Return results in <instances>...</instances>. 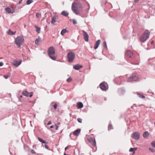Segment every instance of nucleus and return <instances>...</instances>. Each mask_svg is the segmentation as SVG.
I'll return each instance as SVG.
<instances>
[{
	"label": "nucleus",
	"instance_id": "nucleus-1",
	"mask_svg": "<svg viewBox=\"0 0 155 155\" xmlns=\"http://www.w3.org/2000/svg\"><path fill=\"white\" fill-rule=\"evenodd\" d=\"M81 8V5L80 3L73 2L72 4L71 7L72 10L74 13L77 15H78L79 14L78 8Z\"/></svg>",
	"mask_w": 155,
	"mask_h": 155
},
{
	"label": "nucleus",
	"instance_id": "nucleus-2",
	"mask_svg": "<svg viewBox=\"0 0 155 155\" xmlns=\"http://www.w3.org/2000/svg\"><path fill=\"white\" fill-rule=\"evenodd\" d=\"M48 55L52 60H55L57 58V57L55 55V52L54 48L53 47H49L48 50Z\"/></svg>",
	"mask_w": 155,
	"mask_h": 155
},
{
	"label": "nucleus",
	"instance_id": "nucleus-3",
	"mask_svg": "<svg viewBox=\"0 0 155 155\" xmlns=\"http://www.w3.org/2000/svg\"><path fill=\"white\" fill-rule=\"evenodd\" d=\"M150 32L147 30H146L143 34L140 36V40L142 42H145L149 38Z\"/></svg>",
	"mask_w": 155,
	"mask_h": 155
},
{
	"label": "nucleus",
	"instance_id": "nucleus-4",
	"mask_svg": "<svg viewBox=\"0 0 155 155\" xmlns=\"http://www.w3.org/2000/svg\"><path fill=\"white\" fill-rule=\"evenodd\" d=\"M24 41L23 38L21 36H18L15 40V44L17 45L18 48H20L22 44Z\"/></svg>",
	"mask_w": 155,
	"mask_h": 155
},
{
	"label": "nucleus",
	"instance_id": "nucleus-5",
	"mask_svg": "<svg viewBox=\"0 0 155 155\" xmlns=\"http://www.w3.org/2000/svg\"><path fill=\"white\" fill-rule=\"evenodd\" d=\"M67 57L68 61L69 63H71L75 59V55L74 52L72 51H70L68 53Z\"/></svg>",
	"mask_w": 155,
	"mask_h": 155
},
{
	"label": "nucleus",
	"instance_id": "nucleus-6",
	"mask_svg": "<svg viewBox=\"0 0 155 155\" xmlns=\"http://www.w3.org/2000/svg\"><path fill=\"white\" fill-rule=\"evenodd\" d=\"M139 80V77L137 74H134L132 75L128 78V81L131 82L133 81H137Z\"/></svg>",
	"mask_w": 155,
	"mask_h": 155
},
{
	"label": "nucleus",
	"instance_id": "nucleus-7",
	"mask_svg": "<svg viewBox=\"0 0 155 155\" xmlns=\"http://www.w3.org/2000/svg\"><path fill=\"white\" fill-rule=\"evenodd\" d=\"M132 138L136 140H138L140 138V134L138 132H135L131 134Z\"/></svg>",
	"mask_w": 155,
	"mask_h": 155
},
{
	"label": "nucleus",
	"instance_id": "nucleus-8",
	"mask_svg": "<svg viewBox=\"0 0 155 155\" xmlns=\"http://www.w3.org/2000/svg\"><path fill=\"white\" fill-rule=\"evenodd\" d=\"M22 94L25 96L31 97L33 95V93L32 92L29 93L27 91L24 90L22 91Z\"/></svg>",
	"mask_w": 155,
	"mask_h": 155
},
{
	"label": "nucleus",
	"instance_id": "nucleus-9",
	"mask_svg": "<svg viewBox=\"0 0 155 155\" xmlns=\"http://www.w3.org/2000/svg\"><path fill=\"white\" fill-rule=\"evenodd\" d=\"M82 31L83 33V35L84 40L86 41H88L89 40V36L88 34L86 31L84 30H82Z\"/></svg>",
	"mask_w": 155,
	"mask_h": 155
},
{
	"label": "nucleus",
	"instance_id": "nucleus-10",
	"mask_svg": "<svg viewBox=\"0 0 155 155\" xmlns=\"http://www.w3.org/2000/svg\"><path fill=\"white\" fill-rule=\"evenodd\" d=\"M106 83L104 82H102L100 84V87L101 90L103 91H106L107 89V87L106 86Z\"/></svg>",
	"mask_w": 155,
	"mask_h": 155
},
{
	"label": "nucleus",
	"instance_id": "nucleus-11",
	"mask_svg": "<svg viewBox=\"0 0 155 155\" xmlns=\"http://www.w3.org/2000/svg\"><path fill=\"white\" fill-rule=\"evenodd\" d=\"M88 140L92 144L93 146H95L96 145V142L94 138L90 137L88 139Z\"/></svg>",
	"mask_w": 155,
	"mask_h": 155
},
{
	"label": "nucleus",
	"instance_id": "nucleus-12",
	"mask_svg": "<svg viewBox=\"0 0 155 155\" xmlns=\"http://www.w3.org/2000/svg\"><path fill=\"white\" fill-rule=\"evenodd\" d=\"M126 55L128 57L131 58H133L134 57L133 52L129 50L127 51H126Z\"/></svg>",
	"mask_w": 155,
	"mask_h": 155
},
{
	"label": "nucleus",
	"instance_id": "nucleus-13",
	"mask_svg": "<svg viewBox=\"0 0 155 155\" xmlns=\"http://www.w3.org/2000/svg\"><path fill=\"white\" fill-rule=\"evenodd\" d=\"M21 61H15L13 63V65L15 67H17L19 66L21 63Z\"/></svg>",
	"mask_w": 155,
	"mask_h": 155
},
{
	"label": "nucleus",
	"instance_id": "nucleus-14",
	"mask_svg": "<svg viewBox=\"0 0 155 155\" xmlns=\"http://www.w3.org/2000/svg\"><path fill=\"white\" fill-rule=\"evenodd\" d=\"M83 66L81 65H80L79 64H76L74 65L73 66V68L74 69L76 70H78L79 69L82 68Z\"/></svg>",
	"mask_w": 155,
	"mask_h": 155
},
{
	"label": "nucleus",
	"instance_id": "nucleus-15",
	"mask_svg": "<svg viewBox=\"0 0 155 155\" xmlns=\"http://www.w3.org/2000/svg\"><path fill=\"white\" fill-rule=\"evenodd\" d=\"M101 42V41L100 40H98L95 43L94 48V49H97L98 46L99 44H100Z\"/></svg>",
	"mask_w": 155,
	"mask_h": 155
},
{
	"label": "nucleus",
	"instance_id": "nucleus-16",
	"mask_svg": "<svg viewBox=\"0 0 155 155\" xmlns=\"http://www.w3.org/2000/svg\"><path fill=\"white\" fill-rule=\"evenodd\" d=\"M80 131L81 129H78L74 131L73 132V134L75 136H78L79 134Z\"/></svg>",
	"mask_w": 155,
	"mask_h": 155
},
{
	"label": "nucleus",
	"instance_id": "nucleus-17",
	"mask_svg": "<svg viewBox=\"0 0 155 155\" xmlns=\"http://www.w3.org/2000/svg\"><path fill=\"white\" fill-rule=\"evenodd\" d=\"M58 19V17L56 16H54L53 17L52 21L51 22V24H54V23H55L57 20Z\"/></svg>",
	"mask_w": 155,
	"mask_h": 155
},
{
	"label": "nucleus",
	"instance_id": "nucleus-18",
	"mask_svg": "<svg viewBox=\"0 0 155 155\" xmlns=\"http://www.w3.org/2000/svg\"><path fill=\"white\" fill-rule=\"evenodd\" d=\"M149 135V132L147 131H146L143 134V137L144 138H146L147 137H148Z\"/></svg>",
	"mask_w": 155,
	"mask_h": 155
},
{
	"label": "nucleus",
	"instance_id": "nucleus-19",
	"mask_svg": "<svg viewBox=\"0 0 155 155\" xmlns=\"http://www.w3.org/2000/svg\"><path fill=\"white\" fill-rule=\"evenodd\" d=\"M77 106H78V108L80 109L82 108L83 106V104L81 102H79L77 103Z\"/></svg>",
	"mask_w": 155,
	"mask_h": 155
},
{
	"label": "nucleus",
	"instance_id": "nucleus-20",
	"mask_svg": "<svg viewBox=\"0 0 155 155\" xmlns=\"http://www.w3.org/2000/svg\"><path fill=\"white\" fill-rule=\"evenodd\" d=\"M61 14L63 15L67 16L68 15V13L66 11H64L62 12Z\"/></svg>",
	"mask_w": 155,
	"mask_h": 155
},
{
	"label": "nucleus",
	"instance_id": "nucleus-21",
	"mask_svg": "<svg viewBox=\"0 0 155 155\" xmlns=\"http://www.w3.org/2000/svg\"><path fill=\"white\" fill-rule=\"evenodd\" d=\"M16 32H13L12 31L10 30L9 29L7 31V33L8 35H14L15 33Z\"/></svg>",
	"mask_w": 155,
	"mask_h": 155
},
{
	"label": "nucleus",
	"instance_id": "nucleus-22",
	"mask_svg": "<svg viewBox=\"0 0 155 155\" xmlns=\"http://www.w3.org/2000/svg\"><path fill=\"white\" fill-rule=\"evenodd\" d=\"M137 148L134 147V148H131L129 150V152H133L134 153L135 151L137 150Z\"/></svg>",
	"mask_w": 155,
	"mask_h": 155
},
{
	"label": "nucleus",
	"instance_id": "nucleus-23",
	"mask_svg": "<svg viewBox=\"0 0 155 155\" xmlns=\"http://www.w3.org/2000/svg\"><path fill=\"white\" fill-rule=\"evenodd\" d=\"M5 10L6 12L10 14L11 13H13V12H12L11 10L9 8H6L5 9Z\"/></svg>",
	"mask_w": 155,
	"mask_h": 155
},
{
	"label": "nucleus",
	"instance_id": "nucleus-24",
	"mask_svg": "<svg viewBox=\"0 0 155 155\" xmlns=\"http://www.w3.org/2000/svg\"><path fill=\"white\" fill-rule=\"evenodd\" d=\"M68 32V31L67 30H66V29H64L61 30V34L62 35H64L65 33Z\"/></svg>",
	"mask_w": 155,
	"mask_h": 155
},
{
	"label": "nucleus",
	"instance_id": "nucleus-25",
	"mask_svg": "<svg viewBox=\"0 0 155 155\" xmlns=\"http://www.w3.org/2000/svg\"><path fill=\"white\" fill-rule=\"evenodd\" d=\"M38 140H39V141L40 142H41V143H46V142L45 141L43 140V139H42L40 137H38Z\"/></svg>",
	"mask_w": 155,
	"mask_h": 155
},
{
	"label": "nucleus",
	"instance_id": "nucleus-26",
	"mask_svg": "<svg viewBox=\"0 0 155 155\" xmlns=\"http://www.w3.org/2000/svg\"><path fill=\"white\" fill-rule=\"evenodd\" d=\"M11 73L10 72H8L6 75H4V77L5 79H6L9 77Z\"/></svg>",
	"mask_w": 155,
	"mask_h": 155
},
{
	"label": "nucleus",
	"instance_id": "nucleus-27",
	"mask_svg": "<svg viewBox=\"0 0 155 155\" xmlns=\"http://www.w3.org/2000/svg\"><path fill=\"white\" fill-rule=\"evenodd\" d=\"M35 27L36 29V31L38 33H40L41 30L40 28L36 26H35Z\"/></svg>",
	"mask_w": 155,
	"mask_h": 155
},
{
	"label": "nucleus",
	"instance_id": "nucleus-28",
	"mask_svg": "<svg viewBox=\"0 0 155 155\" xmlns=\"http://www.w3.org/2000/svg\"><path fill=\"white\" fill-rule=\"evenodd\" d=\"M41 41L40 38H38L36 39L35 42L36 45H38L39 43Z\"/></svg>",
	"mask_w": 155,
	"mask_h": 155
},
{
	"label": "nucleus",
	"instance_id": "nucleus-29",
	"mask_svg": "<svg viewBox=\"0 0 155 155\" xmlns=\"http://www.w3.org/2000/svg\"><path fill=\"white\" fill-rule=\"evenodd\" d=\"M137 95L140 98L143 99V98H145V97L143 95H142L141 94L138 93Z\"/></svg>",
	"mask_w": 155,
	"mask_h": 155
},
{
	"label": "nucleus",
	"instance_id": "nucleus-30",
	"mask_svg": "<svg viewBox=\"0 0 155 155\" xmlns=\"http://www.w3.org/2000/svg\"><path fill=\"white\" fill-rule=\"evenodd\" d=\"M33 2V0H27L26 1V3L28 5H29Z\"/></svg>",
	"mask_w": 155,
	"mask_h": 155
},
{
	"label": "nucleus",
	"instance_id": "nucleus-31",
	"mask_svg": "<svg viewBox=\"0 0 155 155\" xmlns=\"http://www.w3.org/2000/svg\"><path fill=\"white\" fill-rule=\"evenodd\" d=\"M103 47H104V48H105L106 49H107V44H106V42L105 41H104L103 42Z\"/></svg>",
	"mask_w": 155,
	"mask_h": 155
},
{
	"label": "nucleus",
	"instance_id": "nucleus-32",
	"mask_svg": "<svg viewBox=\"0 0 155 155\" xmlns=\"http://www.w3.org/2000/svg\"><path fill=\"white\" fill-rule=\"evenodd\" d=\"M36 17L38 18H40L41 17V15L39 13H37L36 15Z\"/></svg>",
	"mask_w": 155,
	"mask_h": 155
},
{
	"label": "nucleus",
	"instance_id": "nucleus-33",
	"mask_svg": "<svg viewBox=\"0 0 155 155\" xmlns=\"http://www.w3.org/2000/svg\"><path fill=\"white\" fill-rule=\"evenodd\" d=\"M113 129L112 125L111 124H109L108 126V129L109 130H110Z\"/></svg>",
	"mask_w": 155,
	"mask_h": 155
},
{
	"label": "nucleus",
	"instance_id": "nucleus-34",
	"mask_svg": "<svg viewBox=\"0 0 155 155\" xmlns=\"http://www.w3.org/2000/svg\"><path fill=\"white\" fill-rule=\"evenodd\" d=\"M149 149L152 153L154 152L155 151L154 149L153 148L150 147Z\"/></svg>",
	"mask_w": 155,
	"mask_h": 155
},
{
	"label": "nucleus",
	"instance_id": "nucleus-35",
	"mask_svg": "<svg viewBox=\"0 0 155 155\" xmlns=\"http://www.w3.org/2000/svg\"><path fill=\"white\" fill-rule=\"evenodd\" d=\"M72 21L73 22V23L74 24H76L77 23L76 20L75 19H73L72 20Z\"/></svg>",
	"mask_w": 155,
	"mask_h": 155
},
{
	"label": "nucleus",
	"instance_id": "nucleus-36",
	"mask_svg": "<svg viewBox=\"0 0 155 155\" xmlns=\"http://www.w3.org/2000/svg\"><path fill=\"white\" fill-rule=\"evenodd\" d=\"M71 78L70 77L69 78L67 79V81L68 82H70L71 81Z\"/></svg>",
	"mask_w": 155,
	"mask_h": 155
},
{
	"label": "nucleus",
	"instance_id": "nucleus-37",
	"mask_svg": "<svg viewBox=\"0 0 155 155\" xmlns=\"http://www.w3.org/2000/svg\"><path fill=\"white\" fill-rule=\"evenodd\" d=\"M77 120L79 123H82V120L81 118H78L77 119Z\"/></svg>",
	"mask_w": 155,
	"mask_h": 155
},
{
	"label": "nucleus",
	"instance_id": "nucleus-38",
	"mask_svg": "<svg viewBox=\"0 0 155 155\" xmlns=\"http://www.w3.org/2000/svg\"><path fill=\"white\" fill-rule=\"evenodd\" d=\"M31 153L32 154H35L36 153L35 152V151L33 149H32L31 150Z\"/></svg>",
	"mask_w": 155,
	"mask_h": 155
},
{
	"label": "nucleus",
	"instance_id": "nucleus-39",
	"mask_svg": "<svg viewBox=\"0 0 155 155\" xmlns=\"http://www.w3.org/2000/svg\"><path fill=\"white\" fill-rule=\"evenodd\" d=\"M58 105L57 104H55L53 106L54 108L55 109H56Z\"/></svg>",
	"mask_w": 155,
	"mask_h": 155
},
{
	"label": "nucleus",
	"instance_id": "nucleus-40",
	"mask_svg": "<svg viewBox=\"0 0 155 155\" xmlns=\"http://www.w3.org/2000/svg\"><path fill=\"white\" fill-rule=\"evenodd\" d=\"M152 145L155 148V142H153L151 143Z\"/></svg>",
	"mask_w": 155,
	"mask_h": 155
},
{
	"label": "nucleus",
	"instance_id": "nucleus-41",
	"mask_svg": "<svg viewBox=\"0 0 155 155\" xmlns=\"http://www.w3.org/2000/svg\"><path fill=\"white\" fill-rule=\"evenodd\" d=\"M44 146L45 148L46 149H48L49 148L48 146L47 145L45 144Z\"/></svg>",
	"mask_w": 155,
	"mask_h": 155
},
{
	"label": "nucleus",
	"instance_id": "nucleus-42",
	"mask_svg": "<svg viewBox=\"0 0 155 155\" xmlns=\"http://www.w3.org/2000/svg\"><path fill=\"white\" fill-rule=\"evenodd\" d=\"M3 64L2 62H0V67L2 66L3 65Z\"/></svg>",
	"mask_w": 155,
	"mask_h": 155
},
{
	"label": "nucleus",
	"instance_id": "nucleus-43",
	"mask_svg": "<svg viewBox=\"0 0 155 155\" xmlns=\"http://www.w3.org/2000/svg\"><path fill=\"white\" fill-rule=\"evenodd\" d=\"M51 124V121H49L47 124L48 125H50Z\"/></svg>",
	"mask_w": 155,
	"mask_h": 155
},
{
	"label": "nucleus",
	"instance_id": "nucleus-44",
	"mask_svg": "<svg viewBox=\"0 0 155 155\" xmlns=\"http://www.w3.org/2000/svg\"><path fill=\"white\" fill-rule=\"evenodd\" d=\"M22 97V95H20L19 96V97H18L19 99L20 100V98H21Z\"/></svg>",
	"mask_w": 155,
	"mask_h": 155
},
{
	"label": "nucleus",
	"instance_id": "nucleus-45",
	"mask_svg": "<svg viewBox=\"0 0 155 155\" xmlns=\"http://www.w3.org/2000/svg\"><path fill=\"white\" fill-rule=\"evenodd\" d=\"M55 126L56 127V129L57 130L58 129V127L56 124H55Z\"/></svg>",
	"mask_w": 155,
	"mask_h": 155
},
{
	"label": "nucleus",
	"instance_id": "nucleus-46",
	"mask_svg": "<svg viewBox=\"0 0 155 155\" xmlns=\"http://www.w3.org/2000/svg\"><path fill=\"white\" fill-rule=\"evenodd\" d=\"M139 0H135L134 2L135 3L139 1Z\"/></svg>",
	"mask_w": 155,
	"mask_h": 155
},
{
	"label": "nucleus",
	"instance_id": "nucleus-47",
	"mask_svg": "<svg viewBox=\"0 0 155 155\" xmlns=\"http://www.w3.org/2000/svg\"><path fill=\"white\" fill-rule=\"evenodd\" d=\"M54 127V126H51L50 127V128H52Z\"/></svg>",
	"mask_w": 155,
	"mask_h": 155
},
{
	"label": "nucleus",
	"instance_id": "nucleus-48",
	"mask_svg": "<svg viewBox=\"0 0 155 155\" xmlns=\"http://www.w3.org/2000/svg\"><path fill=\"white\" fill-rule=\"evenodd\" d=\"M68 148V147H66L65 148V150H66Z\"/></svg>",
	"mask_w": 155,
	"mask_h": 155
},
{
	"label": "nucleus",
	"instance_id": "nucleus-49",
	"mask_svg": "<svg viewBox=\"0 0 155 155\" xmlns=\"http://www.w3.org/2000/svg\"><path fill=\"white\" fill-rule=\"evenodd\" d=\"M153 41H152L151 42V44H153Z\"/></svg>",
	"mask_w": 155,
	"mask_h": 155
},
{
	"label": "nucleus",
	"instance_id": "nucleus-50",
	"mask_svg": "<svg viewBox=\"0 0 155 155\" xmlns=\"http://www.w3.org/2000/svg\"><path fill=\"white\" fill-rule=\"evenodd\" d=\"M21 2H22V1H21V0H20V2H18V4H20V3Z\"/></svg>",
	"mask_w": 155,
	"mask_h": 155
},
{
	"label": "nucleus",
	"instance_id": "nucleus-51",
	"mask_svg": "<svg viewBox=\"0 0 155 155\" xmlns=\"http://www.w3.org/2000/svg\"><path fill=\"white\" fill-rule=\"evenodd\" d=\"M150 91H148V92H147V93H150Z\"/></svg>",
	"mask_w": 155,
	"mask_h": 155
},
{
	"label": "nucleus",
	"instance_id": "nucleus-52",
	"mask_svg": "<svg viewBox=\"0 0 155 155\" xmlns=\"http://www.w3.org/2000/svg\"><path fill=\"white\" fill-rule=\"evenodd\" d=\"M59 124H60V123H58V125H59Z\"/></svg>",
	"mask_w": 155,
	"mask_h": 155
},
{
	"label": "nucleus",
	"instance_id": "nucleus-53",
	"mask_svg": "<svg viewBox=\"0 0 155 155\" xmlns=\"http://www.w3.org/2000/svg\"><path fill=\"white\" fill-rule=\"evenodd\" d=\"M64 155H66V154L64 153Z\"/></svg>",
	"mask_w": 155,
	"mask_h": 155
},
{
	"label": "nucleus",
	"instance_id": "nucleus-54",
	"mask_svg": "<svg viewBox=\"0 0 155 155\" xmlns=\"http://www.w3.org/2000/svg\"><path fill=\"white\" fill-rule=\"evenodd\" d=\"M53 103H54V102H52V103H51V104H52Z\"/></svg>",
	"mask_w": 155,
	"mask_h": 155
},
{
	"label": "nucleus",
	"instance_id": "nucleus-55",
	"mask_svg": "<svg viewBox=\"0 0 155 155\" xmlns=\"http://www.w3.org/2000/svg\"><path fill=\"white\" fill-rule=\"evenodd\" d=\"M154 125L155 126V122L154 123Z\"/></svg>",
	"mask_w": 155,
	"mask_h": 155
},
{
	"label": "nucleus",
	"instance_id": "nucleus-56",
	"mask_svg": "<svg viewBox=\"0 0 155 155\" xmlns=\"http://www.w3.org/2000/svg\"><path fill=\"white\" fill-rule=\"evenodd\" d=\"M152 93L153 94V93Z\"/></svg>",
	"mask_w": 155,
	"mask_h": 155
},
{
	"label": "nucleus",
	"instance_id": "nucleus-57",
	"mask_svg": "<svg viewBox=\"0 0 155 155\" xmlns=\"http://www.w3.org/2000/svg\"><path fill=\"white\" fill-rule=\"evenodd\" d=\"M34 117H35V115H34Z\"/></svg>",
	"mask_w": 155,
	"mask_h": 155
},
{
	"label": "nucleus",
	"instance_id": "nucleus-58",
	"mask_svg": "<svg viewBox=\"0 0 155 155\" xmlns=\"http://www.w3.org/2000/svg\"><path fill=\"white\" fill-rule=\"evenodd\" d=\"M22 1V0H21V1Z\"/></svg>",
	"mask_w": 155,
	"mask_h": 155
}]
</instances>
